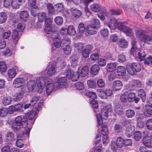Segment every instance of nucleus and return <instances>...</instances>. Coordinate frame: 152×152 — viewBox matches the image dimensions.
I'll return each instance as SVG.
<instances>
[{
  "mask_svg": "<svg viewBox=\"0 0 152 152\" xmlns=\"http://www.w3.org/2000/svg\"><path fill=\"white\" fill-rule=\"evenodd\" d=\"M45 81L42 77L37 79L36 82L34 81H30L28 83V86L30 88L31 86V91H36L41 92L45 88Z\"/></svg>",
  "mask_w": 152,
  "mask_h": 152,
  "instance_id": "nucleus-1",
  "label": "nucleus"
},
{
  "mask_svg": "<svg viewBox=\"0 0 152 152\" xmlns=\"http://www.w3.org/2000/svg\"><path fill=\"white\" fill-rule=\"evenodd\" d=\"M26 118L22 119L20 116L15 118V121L12 125V129L15 131L19 130L21 128H24L27 125Z\"/></svg>",
  "mask_w": 152,
  "mask_h": 152,
  "instance_id": "nucleus-2",
  "label": "nucleus"
},
{
  "mask_svg": "<svg viewBox=\"0 0 152 152\" xmlns=\"http://www.w3.org/2000/svg\"><path fill=\"white\" fill-rule=\"evenodd\" d=\"M131 52L134 56L136 58H139L140 61L143 60L146 56V54L143 50H140L137 48H132Z\"/></svg>",
  "mask_w": 152,
  "mask_h": 152,
  "instance_id": "nucleus-3",
  "label": "nucleus"
},
{
  "mask_svg": "<svg viewBox=\"0 0 152 152\" xmlns=\"http://www.w3.org/2000/svg\"><path fill=\"white\" fill-rule=\"evenodd\" d=\"M128 72L131 75H133L135 72H139L141 70V66L138 63H133L131 66L129 65L127 66Z\"/></svg>",
  "mask_w": 152,
  "mask_h": 152,
  "instance_id": "nucleus-4",
  "label": "nucleus"
},
{
  "mask_svg": "<svg viewBox=\"0 0 152 152\" xmlns=\"http://www.w3.org/2000/svg\"><path fill=\"white\" fill-rule=\"evenodd\" d=\"M117 22L118 20L116 18L112 16H110L109 18H107L106 23L111 29L114 30L117 28Z\"/></svg>",
  "mask_w": 152,
  "mask_h": 152,
  "instance_id": "nucleus-5",
  "label": "nucleus"
},
{
  "mask_svg": "<svg viewBox=\"0 0 152 152\" xmlns=\"http://www.w3.org/2000/svg\"><path fill=\"white\" fill-rule=\"evenodd\" d=\"M26 82V80L23 78H17L13 81V86L15 88L22 87L23 89H24Z\"/></svg>",
  "mask_w": 152,
  "mask_h": 152,
  "instance_id": "nucleus-6",
  "label": "nucleus"
},
{
  "mask_svg": "<svg viewBox=\"0 0 152 152\" xmlns=\"http://www.w3.org/2000/svg\"><path fill=\"white\" fill-rule=\"evenodd\" d=\"M67 77L72 81H76L79 78V74L77 72H74L71 70L67 71L66 74Z\"/></svg>",
  "mask_w": 152,
  "mask_h": 152,
  "instance_id": "nucleus-7",
  "label": "nucleus"
},
{
  "mask_svg": "<svg viewBox=\"0 0 152 152\" xmlns=\"http://www.w3.org/2000/svg\"><path fill=\"white\" fill-rule=\"evenodd\" d=\"M52 23V20L51 18L47 19L45 21L44 30L47 34H49L52 33L53 26Z\"/></svg>",
  "mask_w": 152,
  "mask_h": 152,
  "instance_id": "nucleus-8",
  "label": "nucleus"
},
{
  "mask_svg": "<svg viewBox=\"0 0 152 152\" xmlns=\"http://www.w3.org/2000/svg\"><path fill=\"white\" fill-rule=\"evenodd\" d=\"M125 126L126 127V134L129 137L132 135L134 130V127L132 123L129 122H126Z\"/></svg>",
  "mask_w": 152,
  "mask_h": 152,
  "instance_id": "nucleus-9",
  "label": "nucleus"
},
{
  "mask_svg": "<svg viewBox=\"0 0 152 152\" xmlns=\"http://www.w3.org/2000/svg\"><path fill=\"white\" fill-rule=\"evenodd\" d=\"M111 110L110 106L104 107L102 109L101 113L102 116L103 118L106 120L108 117V113Z\"/></svg>",
  "mask_w": 152,
  "mask_h": 152,
  "instance_id": "nucleus-10",
  "label": "nucleus"
},
{
  "mask_svg": "<svg viewBox=\"0 0 152 152\" xmlns=\"http://www.w3.org/2000/svg\"><path fill=\"white\" fill-rule=\"evenodd\" d=\"M142 142L147 147H151L152 144V138L149 136H144L142 138Z\"/></svg>",
  "mask_w": 152,
  "mask_h": 152,
  "instance_id": "nucleus-11",
  "label": "nucleus"
},
{
  "mask_svg": "<svg viewBox=\"0 0 152 152\" xmlns=\"http://www.w3.org/2000/svg\"><path fill=\"white\" fill-rule=\"evenodd\" d=\"M20 20L22 21H25L28 19V13L27 11H22L20 12L19 15Z\"/></svg>",
  "mask_w": 152,
  "mask_h": 152,
  "instance_id": "nucleus-12",
  "label": "nucleus"
},
{
  "mask_svg": "<svg viewBox=\"0 0 152 152\" xmlns=\"http://www.w3.org/2000/svg\"><path fill=\"white\" fill-rule=\"evenodd\" d=\"M97 28L96 26H93L92 25H89L87 26L86 31L87 33L90 35H93L96 33V30Z\"/></svg>",
  "mask_w": 152,
  "mask_h": 152,
  "instance_id": "nucleus-13",
  "label": "nucleus"
},
{
  "mask_svg": "<svg viewBox=\"0 0 152 152\" xmlns=\"http://www.w3.org/2000/svg\"><path fill=\"white\" fill-rule=\"evenodd\" d=\"M25 0H12V7L14 9H18Z\"/></svg>",
  "mask_w": 152,
  "mask_h": 152,
  "instance_id": "nucleus-14",
  "label": "nucleus"
},
{
  "mask_svg": "<svg viewBox=\"0 0 152 152\" xmlns=\"http://www.w3.org/2000/svg\"><path fill=\"white\" fill-rule=\"evenodd\" d=\"M122 86V83L120 81L115 80L113 83V88L115 91L119 90L121 89Z\"/></svg>",
  "mask_w": 152,
  "mask_h": 152,
  "instance_id": "nucleus-15",
  "label": "nucleus"
},
{
  "mask_svg": "<svg viewBox=\"0 0 152 152\" xmlns=\"http://www.w3.org/2000/svg\"><path fill=\"white\" fill-rule=\"evenodd\" d=\"M117 43L119 47L124 48L127 47L128 44V42L123 38L119 39Z\"/></svg>",
  "mask_w": 152,
  "mask_h": 152,
  "instance_id": "nucleus-16",
  "label": "nucleus"
},
{
  "mask_svg": "<svg viewBox=\"0 0 152 152\" xmlns=\"http://www.w3.org/2000/svg\"><path fill=\"white\" fill-rule=\"evenodd\" d=\"M144 113L145 117H149L152 115V109L149 106L145 105L144 108Z\"/></svg>",
  "mask_w": 152,
  "mask_h": 152,
  "instance_id": "nucleus-17",
  "label": "nucleus"
},
{
  "mask_svg": "<svg viewBox=\"0 0 152 152\" xmlns=\"http://www.w3.org/2000/svg\"><path fill=\"white\" fill-rule=\"evenodd\" d=\"M117 66L115 63H108L107 65V69L109 72H113L116 69Z\"/></svg>",
  "mask_w": 152,
  "mask_h": 152,
  "instance_id": "nucleus-18",
  "label": "nucleus"
},
{
  "mask_svg": "<svg viewBox=\"0 0 152 152\" xmlns=\"http://www.w3.org/2000/svg\"><path fill=\"white\" fill-rule=\"evenodd\" d=\"M128 101L130 102L134 101L135 103H137L139 100V98H135V94L134 93L128 94Z\"/></svg>",
  "mask_w": 152,
  "mask_h": 152,
  "instance_id": "nucleus-19",
  "label": "nucleus"
},
{
  "mask_svg": "<svg viewBox=\"0 0 152 152\" xmlns=\"http://www.w3.org/2000/svg\"><path fill=\"white\" fill-rule=\"evenodd\" d=\"M99 70V67L97 65H94L91 67V73L94 75H96L98 73Z\"/></svg>",
  "mask_w": 152,
  "mask_h": 152,
  "instance_id": "nucleus-20",
  "label": "nucleus"
},
{
  "mask_svg": "<svg viewBox=\"0 0 152 152\" xmlns=\"http://www.w3.org/2000/svg\"><path fill=\"white\" fill-rule=\"evenodd\" d=\"M67 31L68 34L71 36L74 35L76 33L75 28L72 25L68 26Z\"/></svg>",
  "mask_w": 152,
  "mask_h": 152,
  "instance_id": "nucleus-21",
  "label": "nucleus"
},
{
  "mask_svg": "<svg viewBox=\"0 0 152 152\" xmlns=\"http://www.w3.org/2000/svg\"><path fill=\"white\" fill-rule=\"evenodd\" d=\"M125 73L126 69L124 67L119 66L118 67L117 71L118 75L122 76L125 74Z\"/></svg>",
  "mask_w": 152,
  "mask_h": 152,
  "instance_id": "nucleus-22",
  "label": "nucleus"
},
{
  "mask_svg": "<svg viewBox=\"0 0 152 152\" xmlns=\"http://www.w3.org/2000/svg\"><path fill=\"white\" fill-rule=\"evenodd\" d=\"M89 72L88 68L87 66L83 67L80 71V75L81 77H84L87 75Z\"/></svg>",
  "mask_w": 152,
  "mask_h": 152,
  "instance_id": "nucleus-23",
  "label": "nucleus"
},
{
  "mask_svg": "<svg viewBox=\"0 0 152 152\" xmlns=\"http://www.w3.org/2000/svg\"><path fill=\"white\" fill-rule=\"evenodd\" d=\"M66 79L65 77H58L57 80V82L58 85L62 86L65 85L66 83Z\"/></svg>",
  "mask_w": 152,
  "mask_h": 152,
  "instance_id": "nucleus-24",
  "label": "nucleus"
},
{
  "mask_svg": "<svg viewBox=\"0 0 152 152\" xmlns=\"http://www.w3.org/2000/svg\"><path fill=\"white\" fill-rule=\"evenodd\" d=\"M12 101V99L10 96L4 97L2 99L3 104L4 105H7L10 104Z\"/></svg>",
  "mask_w": 152,
  "mask_h": 152,
  "instance_id": "nucleus-25",
  "label": "nucleus"
},
{
  "mask_svg": "<svg viewBox=\"0 0 152 152\" xmlns=\"http://www.w3.org/2000/svg\"><path fill=\"white\" fill-rule=\"evenodd\" d=\"M100 22L99 20L95 18H93L91 21V24L93 26H96V28H98L100 27Z\"/></svg>",
  "mask_w": 152,
  "mask_h": 152,
  "instance_id": "nucleus-26",
  "label": "nucleus"
},
{
  "mask_svg": "<svg viewBox=\"0 0 152 152\" xmlns=\"http://www.w3.org/2000/svg\"><path fill=\"white\" fill-rule=\"evenodd\" d=\"M15 139V137L12 132H9L7 135L6 139L8 142H10L14 140Z\"/></svg>",
  "mask_w": 152,
  "mask_h": 152,
  "instance_id": "nucleus-27",
  "label": "nucleus"
},
{
  "mask_svg": "<svg viewBox=\"0 0 152 152\" xmlns=\"http://www.w3.org/2000/svg\"><path fill=\"white\" fill-rule=\"evenodd\" d=\"M12 37L13 40L15 43H16L18 40V33L16 30L13 31Z\"/></svg>",
  "mask_w": 152,
  "mask_h": 152,
  "instance_id": "nucleus-28",
  "label": "nucleus"
},
{
  "mask_svg": "<svg viewBox=\"0 0 152 152\" xmlns=\"http://www.w3.org/2000/svg\"><path fill=\"white\" fill-rule=\"evenodd\" d=\"M16 72L15 69H11L8 71V75L9 77L12 78L15 77L16 75Z\"/></svg>",
  "mask_w": 152,
  "mask_h": 152,
  "instance_id": "nucleus-29",
  "label": "nucleus"
},
{
  "mask_svg": "<svg viewBox=\"0 0 152 152\" xmlns=\"http://www.w3.org/2000/svg\"><path fill=\"white\" fill-rule=\"evenodd\" d=\"M71 10L72 14L75 17L79 18L81 15V12L76 9L72 8Z\"/></svg>",
  "mask_w": 152,
  "mask_h": 152,
  "instance_id": "nucleus-30",
  "label": "nucleus"
},
{
  "mask_svg": "<svg viewBox=\"0 0 152 152\" xmlns=\"http://www.w3.org/2000/svg\"><path fill=\"white\" fill-rule=\"evenodd\" d=\"M54 85L53 83H50L48 84L46 87V91L48 93H51L54 89Z\"/></svg>",
  "mask_w": 152,
  "mask_h": 152,
  "instance_id": "nucleus-31",
  "label": "nucleus"
},
{
  "mask_svg": "<svg viewBox=\"0 0 152 152\" xmlns=\"http://www.w3.org/2000/svg\"><path fill=\"white\" fill-rule=\"evenodd\" d=\"M98 17L102 20L106 19V22L107 21V18H109L110 16H108L106 13H100L98 14Z\"/></svg>",
  "mask_w": 152,
  "mask_h": 152,
  "instance_id": "nucleus-32",
  "label": "nucleus"
},
{
  "mask_svg": "<svg viewBox=\"0 0 152 152\" xmlns=\"http://www.w3.org/2000/svg\"><path fill=\"white\" fill-rule=\"evenodd\" d=\"M24 91L22 90L20 93L16 94L13 97V99L16 101H18L20 100L22 98L23 94Z\"/></svg>",
  "mask_w": 152,
  "mask_h": 152,
  "instance_id": "nucleus-33",
  "label": "nucleus"
},
{
  "mask_svg": "<svg viewBox=\"0 0 152 152\" xmlns=\"http://www.w3.org/2000/svg\"><path fill=\"white\" fill-rule=\"evenodd\" d=\"M102 129L100 131V132L104 136L107 135L108 133V127L106 125H102Z\"/></svg>",
  "mask_w": 152,
  "mask_h": 152,
  "instance_id": "nucleus-34",
  "label": "nucleus"
},
{
  "mask_svg": "<svg viewBox=\"0 0 152 152\" xmlns=\"http://www.w3.org/2000/svg\"><path fill=\"white\" fill-rule=\"evenodd\" d=\"M31 10V13L32 15L34 16L36 15L38 12L39 9L36 5L32 6Z\"/></svg>",
  "mask_w": 152,
  "mask_h": 152,
  "instance_id": "nucleus-35",
  "label": "nucleus"
},
{
  "mask_svg": "<svg viewBox=\"0 0 152 152\" xmlns=\"http://www.w3.org/2000/svg\"><path fill=\"white\" fill-rule=\"evenodd\" d=\"M116 143L118 147L121 148L124 145V140L121 137H118L117 139Z\"/></svg>",
  "mask_w": 152,
  "mask_h": 152,
  "instance_id": "nucleus-36",
  "label": "nucleus"
},
{
  "mask_svg": "<svg viewBox=\"0 0 152 152\" xmlns=\"http://www.w3.org/2000/svg\"><path fill=\"white\" fill-rule=\"evenodd\" d=\"M7 19V16L5 13L1 12L0 13V23H4Z\"/></svg>",
  "mask_w": 152,
  "mask_h": 152,
  "instance_id": "nucleus-37",
  "label": "nucleus"
},
{
  "mask_svg": "<svg viewBox=\"0 0 152 152\" xmlns=\"http://www.w3.org/2000/svg\"><path fill=\"white\" fill-rule=\"evenodd\" d=\"M63 49L64 50V53L65 54L69 55L71 53V48L69 45H64Z\"/></svg>",
  "mask_w": 152,
  "mask_h": 152,
  "instance_id": "nucleus-38",
  "label": "nucleus"
},
{
  "mask_svg": "<svg viewBox=\"0 0 152 152\" xmlns=\"http://www.w3.org/2000/svg\"><path fill=\"white\" fill-rule=\"evenodd\" d=\"M138 95L142 99L143 102H144L145 100V93L143 90H139L138 91Z\"/></svg>",
  "mask_w": 152,
  "mask_h": 152,
  "instance_id": "nucleus-39",
  "label": "nucleus"
},
{
  "mask_svg": "<svg viewBox=\"0 0 152 152\" xmlns=\"http://www.w3.org/2000/svg\"><path fill=\"white\" fill-rule=\"evenodd\" d=\"M55 65H52L49 68L47 72V74L49 76L53 75L55 72Z\"/></svg>",
  "mask_w": 152,
  "mask_h": 152,
  "instance_id": "nucleus-40",
  "label": "nucleus"
},
{
  "mask_svg": "<svg viewBox=\"0 0 152 152\" xmlns=\"http://www.w3.org/2000/svg\"><path fill=\"white\" fill-rule=\"evenodd\" d=\"M97 94L99 97L102 99H104L107 98V96L106 95L105 92L101 89L97 90Z\"/></svg>",
  "mask_w": 152,
  "mask_h": 152,
  "instance_id": "nucleus-41",
  "label": "nucleus"
},
{
  "mask_svg": "<svg viewBox=\"0 0 152 152\" xmlns=\"http://www.w3.org/2000/svg\"><path fill=\"white\" fill-rule=\"evenodd\" d=\"M128 93L127 92H125L124 94H122L120 97V100L122 102H126L128 101Z\"/></svg>",
  "mask_w": 152,
  "mask_h": 152,
  "instance_id": "nucleus-42",
  "label": "nucleus"
},
{
  "mask_svg": "<svg viewBox=\"0 0 152 152\" xmlns=\"http://www.w3.org/2000/svg\"><path fill=\"white\" fill-rule=\"evenodd\" d=\"M38 20L39 22H42L46 18V14L43 12L39 13L38 15Z\"/></svg>",
  "mask_w": 152,
  "mask_h": 152,
  "instance_id": "nucleus-43",
  "label": "nucleus"
},
{
  "mask_svg": "<svg viewBox=\"0 0 152 152\" xmlns=\"http://www.w3.org/2000/svg\"><path fill=\"white\" fill-rule=\"evenodd\" d=\"M78 28L79 31L80 33H84L86 29L84 24L83 23H80L79 24Z\"/></svg>",
  "mask_w": 152,
  "mask_h": 152,
  "instance_id": "nucleus-44",
  "label": "nucleus"
},
{
  "mask_svg": "<svg viewBox=\"0 0 152 152\" xmlns=\"http://www.w3.org/2000/svg\"><path fill=\"white\" fill-rule=\"evenodd\" d=\"M126 114L127 117L131 118L135 115V113L133 110L129 109L126 110Z\"/></svg>",
  "mask_w": 152,
  "mask_h": 152,
  "instance_id": "nucleus-45",
  "label": "nucleus"
},
{
  "mask_svg": "<svg viewBox=\"0 0 152 152\" xmlns=\"http://www.w3.org/2000/svg\"><path fill=\"white\" fill-rule=\"evenodd\" d=\"M142 137L141 132L139 131L135 132L134 133V138L135 140L138 141L140 140Z\"/></svg>",
  "mask_w": 152,
  "mask_h": 152,
  "instance_id": "nucleus-46",
  "label": "nucleus"
},
{
  "mask_svg": "<svg viewBox=\"0 0 152 152\" xmlns=\"http://www.w3.org/2000/svg\"><path fill=\"white\" fill-rule=\"evenodd\" d=\"M91 10L95 12H99L100 10V8L97 4H93L91 6Z\"/></svg>",
  "mask_w": 152,
  "mask_h": 152,
  "instance_id": "nucleus-47",
  "label": "nucleus"
},
{
  "mask_svg": "<svg viewBox=\"0 0 152 152\" xmlns=\"http://www.w3.org/2000/svg\"><path fill=\"white\" fill-rule=\"evenodd\" d=\"M123 31L126 34L129 36H131L132 35V30L128 27H126Z\"/></svg>",
  "mask_w": 152,
  "mask_h": 152,
  "instance_id": "nucleus-48",
  "label": "nucleus"
},
{
  "mask_svg": "<svg viewBox=\"0 0 152 152\" xmlns=\"http://www.w3.org/2000/svg\"><path fill=\"white\" fill-rule=\"evenodd\" d=\"M7 108L3 107L0 109V116L1 117H4L8 114Z\"/></svg>",
  "mask_w": 152,
  "mask_h": 152,
  "instance_id": "nucleus-49",
  "label": "nucleus"
},
{
  "mask_svg": "<svg viewBox=\"0 0 152 152\" xmlns=\"http://www.w3.org/2000/svg\"><path fill=\"white\" fill-rule=\"evenodd\" d=\"M90 53V50L86 48L82 51V56L85 58H86L88 57Z\"/></svg>",
  "mask_w": 152,
  "mask_h": 152,
  "instance_id": "nucleus-50",
  "label": "nucleus"
},
{
  "mask_svg": "<svg viewBox=\"0 0 152 152\" xmlns=\"http://www.w3.org/2000/svg\"><path fill=\"white\" fill-rule=\"evenodd\" d=\"M87 83L89 87L91 88H95L96 86V83L92 80H89L87 81Z\"/></svg>",
  "mask_w": 152,
  "mask_h": 152,
  "instance_id": "nucleus-51",
  "label": "nucleus"
},
{
  "mask_svg": "<svg viewBox=\"0 0 152 152\" xmlns=\"http://www.w3.org/2000/svg\"><path fill=\"white\" fill-rule=\"evenodd\" d=\"M101 36L104 37H107L109 34V31L107 29L104 28L100 31Z\"/></svg>",
  "mask_w": 152,
  "mask_h": 152,
  "instance_id": "nucleus-52",
  "label": "nucleus"
},
{
  "mask_svg": "<svg viewBox=\"0 0 152 152\" xmlns=\"http://www.w3.org/2000/svg\"><path fill=\"white\" fill-rule=\"evenodd\" d=\"M3 5L6 8H8L11 6L12 7V0H4Z\"/></svg>",
  "mask_w": 152,
  "mask_h": 152,
  "instance_id": "nucleus-53",
  "label": "nucleus"
},
{
  "mask_svg": "<svg viewBox=\"0 0 152 152\" xmlns=\"http://www.w3.org/2000/svg\"><path fill=\"white\" fill-rule=\"evenodd\" d=\"M75 87L78 90H83L84 88L83 84L80 82L77 83L75 84Z\"/></svg>",
  "mask_w": 152,
  "mask_h": 152,
  "instance_id": "nucleus-54",
  "label": "nucleus"
},
{
  "mask_svg": "<svg viewBox=\"0 0 152 152\" xmlns=\"http://www.w3.org/2000/svg\"><path fill=\"white\" fill-rule=\"evenodd\" d=\"M7 70L6 64L4 62H0V70L2 72H4Z\"/></svg>",
  "mask_w": 152,
  "mask_h": 152,
  "instance_id": "nucleus-55",
  "label": "nucleus"
},
{
  "mask_svg": "<svg viewBox=\"0 0 152 152\" xmlns=\"http://www.w3.org/2000/svg\"><path fill=\"white\" fill-rule=\"evenodd\" d=\"M98 63L101 66H104L106 64V61L104 59L100 58L98 61Z\"/></svg>",
  "mask_w": 152,
  "mask_h": 152,
  "instance_id": "nucleus-56",
  "label": "nucleus"
},
{
  "mask_svg": "<svg viewBox=\"0 0 152 152\" xmlns=\"http://www.w3.org/2000/svg\"><path fill=\"white\" fill-rule=\"evenodd\" d=\"M146 125L148 129L152 130V119H149L147 120Z\"/></svg>",
  "mask_w": 152,
  "mask_h": 152,
  "instance_id": "nucleus-57",
  "label": "nucleus"
},
{
  "mask_svg": "<svg viewBox=\"0 0 152 152\" xmlns=\"http://www.w3.org/2000/svg\"><path fill=\"white\" fill-rule=\"evenodd\" d=\"M56 23L58 25H61L63 22V20L62 17L60 16L56 17L55 19Z\"/></svg>",
  "mask_w": 152,
  "mask_h": 152,
  "instance_id": "nucleus-58",
  "label": "nucleus"
},
{
  "mask_svg": "<svg viewBox=\"0 0 152 152\" xmlns=\"http://www.w3.org/2000/svg\"><path fill=\"white\" fill-rule=\"evenodd\" d=\"M61 43L59 38H57L54 40V45L56 48H59L61 46Z\"/></svg>",
  "mask_w": 152,
  "mask_h": 152,
  "instance_id": "nucleus-59",
  "label": "nucleus"
},
{
  "mask_svg": "<svg viewBox=\"0 0 152 152\" xmlns=\"http://www.w3.org/2000/svg\"><path fill=\"white\" fill-rule=\"evenodd\" d=\"M96 115L99 125V126L102 125L103 123L102 116L100 114Z\"/></svg>",
  "mask_w": 152,
  "mask_h": 152,
  "instance_id": "nucleus-60",
  "label": "nucleus"
},
{
  "mask_svg": "<svg viewBox=\"0 0 152 152\" xmlns=\"http://www.w3.org/2000/svg\"><path fill=\"white\" fill-rule=\"evenodd\" d=\"M23 107V105L21 104H19L14 106L15 112L20 111H21Z\"/></svg>",
  "mask_w": 152,
  "mask_h": 152,
  "instance_id": "nucleus-61",
  "label": "nucleus"
},
{
  "mask_svg": "<svg viewBox=\"0 0 152 152\" xmlns=\"http://www.w3.org/2000/svg\"><path fill=\"white\" fill-rule=\"evenodd\" d=\"M144 64H145L147 65L152 64V57L151 56H149L148 57L146 58Z\"/></svg>",
  "mask_w": 152,
  "mask_h": 152,
  "instance_id": "nucleus-62",
  "label": "nucleus"
},
{
  "mask_svg": "<svg viewBox=\"0 0 152 152\" xmlns=\"http://www.w3.org/2000/svg\"><path fill=\"white\" fill-rule=\"evenodd\" d=\"M25 28V25L24 24L19 23L17 25L16 30H18L19 31H22Z\"/></svg>",
  "mask_w": 152,
  "mask_h": 152,
  "instance_id": "nucleus-63",
  "label": "nucleus"
},
{
  "mask_svg": "<svg viewBox=\"0 0 152 152\" xmlns=\"http://www.w3.org/2000/svg\"><path fill=\"white\" fill-rule=\"evenodd\" d=\"M118 61L120 62H123L126 60V57L123 54H120L118 57Z\"/></svg>",
  "mask_w": 152,
  "mask_h": 152,
  "instance_id": "nucleus-64",
  "label": "nucleus"
}]
</instances>
